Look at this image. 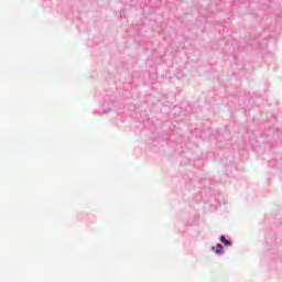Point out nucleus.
Instances as JSON below:
<instances>
[{
  "mask_svg": "<svg viewBox=\"0 0 282 282\" xmlns=\"http://www.w3.org/2000/svg\"><path fill=\"white\" fill-rule=\"evenodd\" d=\"M219 241H221L225 248H230V246H232V241L230 239H227L225 235H221L219 237Z\"/></svg>",
  "mask_w": 282,
  "mask_h": 282,
  "instance_id": "obj_1",
  "label": "nucleus"
},
{
  "mask_svg": "<svg viewBox=\"0 0 282 282\" xmlns=\"http://www.w3.org/2000/svg\"><path fill=\"white\" fill-rule=\"evenodd\" d=\"M215 254L221 256L224 254V246L221 243H217L216 247H212Z\"/></svg>",
  "mask_w": 282,
  "mask_h": 282,
  "instance_id": "obj_2",
  "label": "nucleus"
},
{
  "mask_svg": "<svg viewBox=\"0 0 282 282\" xmlns=\"http://www.w3.org/2000/svg\"><path fill=\"white\" fill-rule=\"evenodd\" d=\"M101 113H111V108L104 109V110L101 111Z\"/></svg>",
  "mask_w": 282,
  "mask_h": 282,
  "instance_id": "obj_3",
  "label": "nucleus"
}]
</instances>
